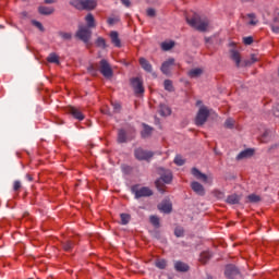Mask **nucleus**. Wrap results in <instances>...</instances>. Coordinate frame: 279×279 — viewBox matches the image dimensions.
Segmentation results:
<instances>
[{
    "label": "nucleus",
    "mask_w": 279,
    "mask_h": 279,
    "mask_svg": "<svg viewBox=\"0 0 279 279\" xmlns=\"http://www.w3.org/2000/svg\"><path fill=\"white\" fill-rule=\"evenodd\" d=\"M159 112L161 117H169L171 114V108H169L167 105H160Z\"/></svg>",
    "instance_id": "nucleus-20"
},
{
    "label": "nucleus",
    "mask_w": 279,
    "mask_h": 279,
    "mask_svg": "<svg viewBox=\"0 0 279 279\" xmlns=\"http://www.w3.org/2000/svg\"><path fill=\"white\" fill-rule=\"evenodd\" d=\"M38 10H39V14H45V15L53 14V8L39 7Z\"/></svg>",
    "instance_id": "nucleus-26"
},
{
    "label": "nucleus",
    "mask_w": 279,
    "mask_h": 279,
    "mask_svg": "<svg viewBox=\"0 0 279 279\" xmlns=\"http://www.w3.org/2000/svg\"><path fill=\"white\" fill-rule=\"evenodd\" d=\"M108 23H109V25H114V24L117 23V19H114V17H109V19H108Z\"/></svg>",
    "instance_id": "nucleus-50"
},
{
    "label": "nucleus",
    "mask_w": 279,
    "mask_h": 279,
    "mask_svg": "<svg viewBox=\"0 0 279 279\" xmlns=\"http://www.w3.org/2000/svg\"><path fill=\"white\" fill-rule=\"evenodd\" d=\"M45 3H53V0H45Z\"/></svg>",
    "instance_id": "nucleus-53"
},
{
    "label": "nucleus",
    "mask_w": 279,
    "mask_h": 279,
    "mask_svg": "<svg viewBox=\"0 0 279 279\" xmlns=\"http://www.w3.org/2000/svg\"><path fill=\"white\" fill-rule=\"evenodd\" d=\"M244 45H252L254 43V38L252 37H244L243 38Z\"/></svg>",
    "instance_id": "nucleus-41"
},
{
    "label": "nucleus",
    "mask_w": 279,
    "mask_h": 279,
    "mask_svg": "<svg viewBox=\"0 0 279 279\" xmlns=\"http://www.w3.org/2000/svg\"><path fill=\"white\" fill-rule=\"evenodd\" d=\"M207 279H213V277H208Z\"/></svg>",
    "instance_id": "nucleus-56"
},
{
    "label": "nucleus",
    "mask_w": 279,
    "mask_h": 279,
    "mask_svg": "<svg viewBox=\"0 0 279 279\" xmlns=\"http://www.w3.org/2000/svg\"><path fill=\"white\" fill-rule=\"evenodd\" d=\"M140 64L144 71H147V73H151V63L147 61L145 58H140Z\"/></svg>",
    "instance_id": "nucleus-18"
},
{
    "label": "nucleus",
    "mask_w": 279,
    "mask_h": 279,
    "mask_svg": "<svg viewBox=\"0 0 279 279\" xmlns=\"http://www.w3.org/2000/svg\"><path fill=\"white\" fill-rule=\"evenodd\" d=\"M158 208L161 213L169 214L171 210H173V205H171V202L169 201H163L161 204H159Z\"/></svg>",
    "instance_id": "nucleus-14"
},
{
    "label": "nucleus",
    "mask_w": 279,
    "mask_h": 279,
    "mask_svg": "<svg viewBox=\"0 0 279 279\" xmlns=\"http://www.w3.org/2000/svg\"><path fill=\"white\" fill-rule=\"evenodd\" d=\"M250 202H260V197L258 195H250L248 196Z\"/></svg>",
    "instance_id": "nucleus-42"
},
{
    "label": "nucleus",
    "mask_w": 279,
    "mask_h": 279,
    "mask_svg": "<svg viewBox=\"0 0 279 279\" xmlns=\"http://www.w3.org/2000/svg\"><path fill=\"white\" fill-rule=\"evenodd\" d=\"M19 189H21V181H15L13 183V191H19Z\"/></svg>",
    "instance_id": "nucleus-43"
},
{
    "label": "nucleus",
    "mask_w": 279,
    "mask_h": 279,
    "mask_svg": "<svg viewBox=\"0 0 279 279\" xmlns=\"http://www.w3.org/2000/svg\"><path fill=\"white\" fill-rule=\"evenodd\" d=\"M189 25L194 27L198 32H206L208 29V19H202L199 15L195 14L192 19H186Z\"/></svg>",
    "instance_id": "nucleus-1"
},
{
    "label": "nucleus",
    "mask_w": 279,
    "mask_h": 279,
    "mask_svg": "<svg viewBox=\"0 0 279 279\" xmlns=\"http://www.w3.org/2000/svg\"><path fill=\"white\" fill-rule=\"evenodd\" d=\"M274 23H277V25H279V11H276Z\"/></svg>",
    "instance_id": "nucleus-49"
},
{
    "label": "nucleus",
    "mask_w": 279,
    "mask_h": 279,
    "mask_svg": "<svg viewBox=\"0 0 279 279\" xmlns=\"http://www.w3.org/2000/svg\"><path fill=\"white\" fill-rule=\"evenodd\" d=\"M121 2H122L123 5H125L126 8H130V0H121Z\"/></svg>",
    "instance_id": "nucleus-51"
},
{
    "label": "nucleus",
    "mask_w": 279,
    "mask_h": 279,
    "mask_svg": "<svg viewBox=\"0 0 279 279\" xmlns=\"http://www.w3.org/2000/svg\"><path fill=\"white\" fill-rule=\"evenodd\" d=\"M100 73L104 75V77H110L112 75V68H110L108 61H100Z\"/></svg>",
    "instance_id": "nucleus-9"
},
{
    "label": "nucleus",
    "mask_w": 279,
    "mask_h": 279,
    "mask_svg": "<svg viewBox=\"0 0 279 279\" xmlns=\"http://www.w3.org/2000/svg\"><path fill=\"white\" fill-rule=\"evenodd\" d=\"M203 73V70L199 68L193 69L189 72L190 77H199V75Z\"/></svg>",
    "instance_id": "nucleus-29"
},
{
    "label": "nucleus",
    "mask_w": 279,
    "mask_h": 279,
    "mask_svg": "<svg viewBox=\"0 0 279 279\" xmlns=\"http://www.w3.org/2000/svg\"><path fill=\"white\" fill-rule=\"evenodd\" d=\"M236 274H239V270L236 269V267L232 265H228L226 267L225 276H227V278H232V276H236Z\"/></svg>",
    "instance_id": "nucleus-15"
},
{
    "label": "nucleus",
    "mask_w": 279,
    "mask_h": 279,
    "mask_svg": "<svg viewBox=\"0 0 279 279\" xmlns=\"http://www.w3.org/2000/svg\"><path fill=\"white\" fill-rule=\"evenodd\" d=\"M26 178L29 180V182H32V175L27 174Z\"/></svg>",
    "instance_id": "nucleus-54"
},
{
    "label": "nucleus",
    "mask_w": 279,
    "mask_h": 279,
    "mask_svg": "<svg viewBox=\"0 0 279 279\" xmlns=\"http://www.w3.org/2000/svg\"><path fill=\"white\" fill-rule=\"evenodd\" d=\"M96 45H97V47H102L104 49H106V39L99 37V38L96 40Z\"/></svg>",
    "instance_id": "nucleus-38"
},
{
    "label": "nucleus",
    "mask_w": 279,
    "mask_h": 279,
    "mask_svg": "<svg viewBox=\"0 0 279 279\" xmlns=\"http://www.w3.org/2000/svg\"><path fill=\"white\" fill-rule=\"evenodd\" d=\"M69 114L73 116L74 119H77V121H84V113L75 107H69L68 109Z\"/></svg>",
    "instance_id": "nucleus-12"
},
{
    "label": "nucleus",
    "mask_w": 279,
    "mask_h": 279,
    "mask_svg": "<svg viewBox=\"0 0 279 279\" xmlns=\"http://www.w3.org/2000/svg\"><path fill=\"white\" fill-rule=\"evenodd\" d=\"M60 36L64 38V40H69L71 38V33H61Z\"/></svg>",
    "instance_id": "nucleus-44"
},
{
    "label": "nucleus",
    "mask_w": 279,
    "mask_h": 279,
    "mask_svg": "<svg viewBox=\"0 0 279 279\" xmlns=\"http://www.w3.org/2000/svg\"><path fill=\"white\" fill-rule=\"evenodd\" d=\"M63 250H64L65 252H71V250H73V242H71V241L65 242V243L63 244Z\"/></svg>",
    "instance_id": "nucleus-37"
},
{
    "label": "nucleus",
    "mask_w": 279,
    "mask_h": 279,
    "mask_svg": "<svg viewBox=\"0 0 279 279\" xmlns=\"http://www.w3.org/2000/svg\"><path fill=\"white\" fill-rule=\"evenodd\" d=\"M113 110H116V112H119L121 110V105L119 102L113 104Z\"/></svg>",
    "instance_id": "nucleus-47"
},
{
    "label": "nucleus",
    "mask_w": 279,
    "mask_h": 279,
    "mask_svg": "<svg viewBox=\"0 0 279 279\" xmlns=\"http://www.w3.org/2000/svg\"><path fill=\"white\" fill-rule=\"evenodd\" d=\"M33 24L35 25V27H38V29H40V32H43V24L40 22L34 21Z\"/></svg>",
    "instance_id": "nucleus-46"
},
{
    "label": "nucleus",
    "mask_w": 279,
    "mask_h": 279,
    "mask_svg": "<svg viewBox=\"0 0 279 279\" xmlns=\"http://www.w3.org/2000/svg\"><path fill=\"white\" fill-rule=\"evenodd\" d=\"M210 252L205 251L201 254L199 262L203 263V265H205V263H208V260H210Z\"/></svg>",
    "instance_id": "nucleus-23"
},
{
    "label": "nucleus",
    "mask_w": 279,
    "mask_h": 279,
    "mask_svg": "<svg viewBox=\"0 0 279 279\" xmlns=\"http://www.w3.org/2000/svg\"><path fill=\"white\" fill-rule=\"evenodd\" d=\"M153 156V153L145 151L143 148H137L135 150V158H137V160H149Z\"/></svg>",
    "instance_id": "nucleus-10"
},
{
    "label": "nucleus",
    "mask_w": 279,
    "mask_h": 279,
    "mask_svg": "<svg viewBox=\"0 0 279 279\" xmlns=\"http://www.w3.org/2000/svg\"><path fill=\"white\" fill-rule=\"evenodd\" d=\"M175 43L173 41H165L161 44V48L163 49V51H169V49H173Z\"/></svg>",
    "instance_id": "nucleus-28"
},
{
    "label": "nucleus",
    "mask_w": 279,
    "mask_h": 279,
    "mask_svg": "<svg viewBox=\"0 0 279 279\" xmlns=\"http://www.w3.org/2000/svg\"><path fill=\"white\" fill-rule=\"evenodd\" d=\"M156 267H158V269H165V267H167V260L165 259H158L155 263Z\"/></svg>",
    "instance_id": "nucleus-31"
},
{
    "label": "nucleus",
    "mask_w": 279,
    "mask_h": 279,
    "mask_svg": "<svg viewBox=\"0 0 279 279\" xmlns=\"http://www.w3.org/2000/svg\"><path fill=\"white\" fill-rule=\"evenodd\" d=\"M47 61L52 64H60V57L56 53H50L47 58Z\"/></svg>",
    "instance_id": "nucleus-21"
},
{
    "label": "nucleus",
    "mask_w": 279,
    "mask_h": 279,
    "mask_svg": "<svg viewBox=\"0 0 279 279\" xmlns=\"http://www.w3.org/2000/svg\"><path fill=\"white\" fill-rule=\"evenodd\" d=\"M231 60H234L236 66L241 64V54L236 51H231Z\"/></svg>",
    "instance_id": "nucleus-25"
},
{
    "label": "nucleus",
    "mask_w": 279,
    "mask_h": 279,
    "mask_svg": "<svg viewBox=\"0 0 279 279\" xmlns=\"http://www.w3.org/2000/svg\"><path fill=\"white\" fill-rule=\"evenodd\" d=\"M247 17L250 19V25H256V23H258V20H256V15L255 14H253V13H250L248 15H247Z\"/></svg>",
    "instance_id": "nucleus-35"
},
{
    "label": "nucleus",
    "mask_w": 279,
    "mask_h": 279,
    "mask_svg": "<svg viewBox=\"0 0 279 279\" xmlns=\"http://www.w3.org/2000/svg\"><path fill=\"white\" fill-rule=\"evenodd\" d=\"M174 269L177 271H186L189 269V265L182 263V262H177L174 264Z\"/></svg>",
    "instance_id": "nucleus-22"
},
{
    "label": "nucleus",
    "mask_w": 279,
    "mask_h": 279,
    "mask_svg": "<svg viewBox=\"0 0 279 279\" xmlns=\"http://www.w3.org/2000/svg\"><path fill=\"white\" fill-rule=\"evenodd\" d=\"M240 199L241 198L239 197V195L233 194V195L228 196L227 203L228 204H239Z\"/></svg>",
    "instance_id": "nucleus-27"
},
{
    "label": "nucleus",
    "mask_w": 279,
    "mask_h": 279,
    "mask_svg": "<svg viewBox=\"0 0 279 279\" xmlns=\"http://www.w3.org/2000/svg\"><path fill=\"white\" fill-rule=\"evenodd\" d=\"M191 189L196 193L197 195H204L206 191L204 190V185H202L199 182L194 181L191 183Z\"/></svg>",
    "instance_id": "nucleus-13"
},
{
    "label": "nucleus",
    "mask_w": 279,
    "mask_h": 279,
    "mask_svg": "<svg viewBox=\"0 0 279 279\" xmlns=\"http://www.w3.org/2000/svg\"><path fill=\"white\" fill-rule=\"evenodd\" d=\"M92 32L89 27L86 26H80L78 31L76 33V38H80V40H83V43H88L90 40Z\"/></svg>",
    "instance_id": "nucleus-5"
},
{
    "label": "nucleus",
    "mask_w": 279,
    "mask_h": 279,
    "mask_svg": "<svg viewBox=\"0 0 279 279\" xmlns=\"http://www.w3.org/2000/svg\"><path fill=\"white\" fill-rule=\"evenodd\" d=\"M173 180V174L171 171H166L162 175L161 179L157 180L155 182L156 187L160 193H165V189H162V185H160V182H165V184H171V181Z\"/></svg>",
    "instance_id": "nucleus-4"
},
{
    "label": "nucleus",
    "mask_w": 279,
    "mask_h": 279,
    "mask_svg": "<svg viewBox=\"0 0 279 279\" xmlns=\"http://www.w3.org/2000/svg\"><path fill=\"white\" fill-rule=\"evenodd\" d=\"M110 38H111V43H112V45H114V47H121V39H119V33H117L114 31L111 32Z\"/></svg>",
    "instance_id": "nucleus-17"
},
{
    "label": "nucleus",
    "mask_w": 279,
    "mask_h": 279,
    "mask_svg": "<svg viewBox=\"0 0 279 279\" xmlns=\"http://www.w3.org/2000/svg\"><path fill=\"white\" fill-rule=\"evenodd\" d=\"M120 217L122 226H128V223H130L131 217L129 214H121Z\"/></svg>",
    "instance_id": "nucleus-30"
},
{
    "label": "nucleus",
    "mask_w": 279,
    "mask_h": 279,
    "mask_svg": "<svg viewBox=\"0 0 279 279\" xmlns=\"http://www.w3.org/2000/svg\"><path fill=\"white\" fill-rule=\"evenodd\" d=\"M208 117H210V110H208L206 106H202L196 114L195 124L204 125V123H206L208 120Z\"/></svg>",
    "instance_id": "nucleus-3"
},
{
    "label": "nucleus",
    "mask_w": 279,
    "mask_h": 279,
    "mask_svg": "<svg viewBox=\"0 0 279 279\" xmlns=\"http://www.w3.org/2000/svg\"><path fill=\"white\" fill-rule=\"evenodd\" d=\"M85 21L87 23V27L90 29V27H95V17L93 16V14H87L85 17Z\"/></svg>",
    "instance_id": "nucleus-24"
},
{
    "label": "nucleus",
    "mask_w": 279,
    "mask_h": 279,
    "mask_svg": "<svg viewBox=\"0 0 279 279\" xmlns=\"http://www.w3.org/2000/svg\"><path fill=\"white\" fill-rule=\"evenodd\" d=\"M175 64V60L174 59H169L168 61L163 62L161 65V72L165 75H169V73H171V68Z\"/></svg>",
    "instance_id": "nucleus-11"
},
{
    "label": "nucleus",
    "mask_w": 279,
    "mask_h": 279,
    "mask_svg": "<svg viewBox=\"0 0 279 279\" xmlns=\"http://www.w3.org/2000/svg\"><path fill=\"white\" fill-rule=\"evenodd\" d=\"M192 175L196 178V180H201V182H204L205 184H213V179H209L208 175L205 173H202L197 168L192 169Z\"/></svg>",
    "instance_id": "nucleus-7"
},
{
    "label": "nucleus",
    "mask_w": 279,
    "mask_h": 279,
    "mask_svg": "<svg viewBox=\"0 0 279 279\" xmlns=\"http://www.w3.org/2000/svg\"><path fill=\"white\" fill-rule=\"evenodd\" d=\"M165 89L169 90L171 93V90H173V83L169 80H166L163 83Z\"/></svg>",
    "instance_id": "nucleus-32"
},
{
    "label": "nucleus",
    "mask_w": 279,
    "mask_h": 279,
    "mask_svg": "<svg viewBox=\"0 0 279 279\" xmlns=\"http://www.w3.org/2000/svg\"><path fill=\"white\" fill-rule=\"evenodd\" d=\"M174 163H177L178 167H182V165H184V159L182 158V156L178 155V156L174 158Z\"/></svg>",
    "instance_id": "nucleus-39"
},
{
    "label": "nucleus",
    "mask_w": 279,
    "mask_h": 279,
    "mask_svg": "<svg viewBox=\"0 0 279 279\" xmlns=\"http://www.w3.org/2000/svg\"><path fill=\"white\" fill-rule=\"evenodd\" d=\"M196 106H202V100H198V101L196 102Z\"/></svg>",
    "instance_id": "nucleus-55"
},
{
    "label": "nucleus",
    "mask_w": 279,
    "mask_h": 279,
    "mask_svg": "<svg viewBox=\"0 0 279 279\" xmlns=\"http://www.w3.org/2000/svg\"><path fill=\"white\" fill-rule=\"evenodd\" d=\"M118 142L119 143H125V131L120 130L118 133Z\"/></svg>",
    "instance_id": "nucleus-33"
},
{
    "label": "nucleus",
    "mask_w": 279,
    "mask_h": 279,
    "mask_svg": "<svg viewBox=\"0 0 279 279\" xmlns=\"http://www.w3.org/2000/svg\"><path fill=\"white\" fill-rule=\"evenodd\" d=\"M251 60H252V62H258V58H256V56H252V58H251Z\"/></svg>",
    "instance_id": "nucleus-52"
},
{
    "label": "nucleus",
    "mask_w": 279,
    "mask_h": 279,
    "mask_svg": "<svg viewBox=\"0 0 279 279\" xmlns=\"http://www.w3.org/2000/svg\"><path fill=\"white\" fill-rule=\"evenodd\" d=\"M174 234H175V236H183V235H184V229H182V228H177V229L174 230Z\"/></svg>",
    "instance_id": "nucleus-40"
},
{
    "label": "nucleus",
    "mask_w": 279,
    "mask_h": 279,
    "mask_svg": "<svg viewBox=\"0 0 279 279\" xmlns=\"http://www.w3.org/2000/svg\"><path fill=\"white\" fill-rule=\"evenodd\" d=\"M225 128H228L229 130H232L234 128V120L233 119H227L225 122Z\"/></svg>",
    "instance_id": "nucleus-36"
},
{
    "label": "nucleus",
    "mask_w": 279,
    "mask_h": 279,
    "mask_svg": "<svg viewBox=\"0 0 279 279\" xmlns=\"http://www.w3.org/2000/svg\"><path fill=\"white\" fill-rule=\"evenodd\" d=\"M271 31L275 33V34H279V26H276L275 24L271 25Z\"/></svg>",
    "instance_id": "nucleus-48"
},
{
    "label": "nucleus",
    "mask_w": 279,
    "mask_h": 279,
    "mask_svg": "<svg viewBox=\"0 0 279 279\" xmlns=\"http://www.w3.org/2000/svg\"><path fill=\"white\" fill-rule=\"evenodd\" d=\"M251 156H254V149L248 148V149H245V150L241 151L238 155L236 159L238 160H243V158H251Z\"/></svg>",
    "instance_id": "nucleus-16"
},
{
    "label": "nucleus",
    "mask_w": 279,
    "mask_h": 279,
    "mask_svg": "<svg viewBox=\"0 0 279 279\" xmlns=\"http://www.w3.org/2000/svg\"><path fill=\"white\" fill-rule=\"evenodd\" d=\"M131 86H133L135 95H143V93H145V87H143V80L138 77L131 80Z\"/></svg>",
    "instance_id": "nucleus-6"
},
{
    "label": "nucleus",
    "mask_w": 279,
    "mask_h": 279,
    "mask_svg": "<svg viewBox=\"0 0 279 279\" xmlns=\"http://www.w3.org/2000/svg\"><path fill=\"white\" fill-rule=\"evenodd\" d=\"M133 192L135 193V197H149L151 196L154 193L149 190V187H141L138 189V186H133Z\"/></svg>",
    "instance_id": "nucleus-8"
},
{
    "label": "nucleus",
    "mask_w": 279,
    "mask_h": 279,
    "mask_svg": "<svg viewBox=\"0 0 279 279\" xmlns=\"http://www.w3.org/2000/svg\"><path fill=\"white\" fill-rule=\"evenodd\" d=\"M150 223L155 226V228H158L160 226V219L156 216H150Z\"/></svg>",
    "instance_id": "nucleus-34"
},
{
    "label": "nucleus",
    "mask_w": 279,
    "mask_h": 279,
    "mask_svg": "<svg viewBox=\"0 0 279 279\" xmlns=\"http://www.w3.org/2000/svg\"><path fill=\"white\" fill-rule=\"evenodd\" d=\"M71 5L76 10H95L97 1L95 0H72Z\"/></svg>",
    "instance_id": "nucleus-2"
},
{
    "label": "nucleus",
    "mask_w": 279,
    "mask_h": 279,
    "mask_svg": "<svg viewBox=\"0 0 279 279\" xmlns=\"http://www.w3.org/2000/svg\"><path fill=\"white\" fill-rule=\"evenodd\" d=\"M151 132H154V129H151L147 124H143L142 138H147L148 136H151Z\"/></svg>",
    "instance_id": "nucleus-19"
},
{
    "label": "nucleus",
    "mask_w": 279,
    "mask_h": 279,
    "mask_svg": "<svg viewBox=\"0 0 279 279\" xmlns=\"http://www.w3.org/2000/svg\"><path fill=\"white\" fill-rule=\"evenodd\" d=\"M147 15H148V16H156V10H154V9H148V10H147Z\"/></svg>",
    "instance_id": "nucleus-45"
}]
</instances>
